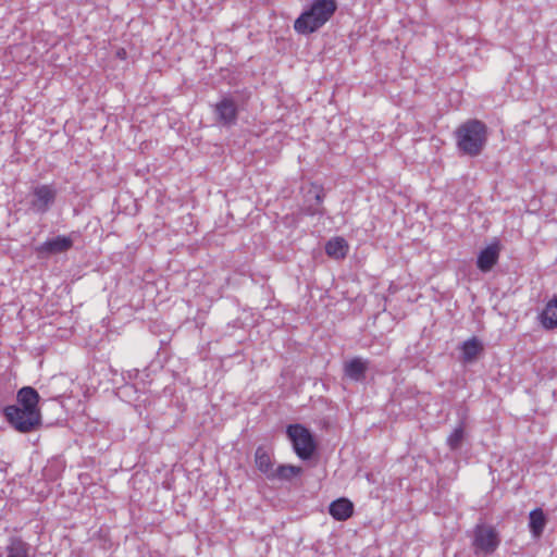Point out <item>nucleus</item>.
I'll list each match as a JSON object with an SVG mask.
<instances>
[{
    "label": "nucleus",
    "mask_w": 557,
    "mask_h": 557,
    "mask_svg": "<svg viewBox=\"0 0 557 557\" xmlns=\"http://www.w3.org/2000/svg\"><path fill=\"white\" fill-rule=\"evenodd\" d=\"M458 149L470 157L479 156L484 149L487 140L486 125L476 120H468L455 132Z\"/></svg>",
    "instance_id": "1"
},
{
    "label": "nucleus",
    "mask_w": 557,
    "mask_h": 557,
    "mask_svg": "<svg viewBox=\"0 0 557 557\" xmlns=\"http://www.w3.org/2000/svg\"><path fill=\"white\" fill-rule=\"evenodd\" d=\"M58 190L53 184H36L29 189L27 209L34 214H46L55 203Z\"/></svg>",
    "instance_id": "2"
},
{
    "label": "nucleus",
    "mask_w": 557,
    "mask_h": 557,
    "mask_svg": "<svg viewBox=\"0 0 557 557\" xmlns=\"http://www.w3.org/2000/svg\"><path fill=\"white\" fill-rule=\"evenodd\" d=\"M3 412L8 422L21 433L33 431L41 422L40 412L24 410L20 406H7Z\"/></svg>",
    "instance_id": "3"
},
{
    "label": "nucleus",
    "mask_w": 557,
    "mask_h": 557,
    "mask_svg": "<svg viewBox=\"0 0 557 557\" xmlns=\"http://www.w3.org/2000/svg\"><path fill=\"white\" fill-rule=\"evenodd\" d=\"M81 237L78 231H72L67 235H58L47 239L36 247V252L41 258L64 253L72 249L74 243Z\"/></svg>",
    "instance_id": "4"
},
{
    "label": "nucleus",
    "mask_w": 557,
    "mask_h": 557,
    "mask_svg": "<svg viewBox=\"0 0 557 557\" xmlns=\"http://www.w3.org/2000/svg\"><path fill=\"white\" fill-rule=\"evenodd\" d=\"M286 433L299 458L309 459L313 455V437L308 429L300 424H292L288 425Z\"/></svg>",
    "instance_id": "5"
},
{
    "label": "nucleus",
    "mask_w": 557,
    "mask_h": 557,
    "mask_svg": "<svg viewBox=\"0 0 557 557\" xmlns=\"http://www.w3.org/2000/svg\"><path fill=\"white\" fill-rule=\"evenodd\" d=\"M500 544L497 530L492 525L478 524L473 530L472 545L475 553L492 554Z\"/></svg>",
    "instance_id": "6"
},
{
    "label": "nucleus",
    "mask_w": 557,
    "mask_h": 557,
    "mask_svg": "<svg viewBox=\"0 0 557 557\" xmlns=\"http://www.w3.org/2000/svg\"><path fill=\"white\" fill-rule=\"evenodd\" d=\"M214 114L219 123L225 126L236 124L238 109L236 102L231 97H223L214 106Z\"/></svg>",
    "instance_id": "7"
},
{
    "label": "nucleus",
    "mask_w": 557,
    "mask_h": 557,
    "mask_svg": "<svg viewBox=\"0 0 557 557\" xmlns=\"http://www.w3.org/2000/svg\"><path fill=\"white\" fill-rule=\"evenodd\" d=\"M499 244L493 243L484 248L478 256L476 265L482 272H488L499 259Z\"/></svg>",
    "instance_id": "8"
},
{
    "label": "nucleus",
    "mask_w": 557,
    "mask_h": 557,
    "mask_svg": "<svg viewBox=\"0 0 557 557\" xmlns=\"http://www.w3.org/2000/svg\"><path fill=\"white\" fill-rule=\"evenodd\" d=\"M330 515L337 521H346L354 515V504L348 498L341 497L330 504Z\"/></svg>",
    "instance_id": "9"
},
{
    "label": "nucleus",
    "mask_w": 557,
    "mask_h": 557,
    "mask_svg": "<svg viewBox=\"0 0 557 557\" xmlns=\"http://www.w3.org/2000/svg\"><path fill=\"white\" fill-rule=\"evenodd\" d=\"M336 0H315V29L323 26L335 13Z\"/></svg>",
    "instance_id": "10"
},
{
    "label": "nucleus",
    "mask_w": 557,
    "mask_h": 557,
    "mask_svg": "<svg viewBox=\"0 0 557 557\" xmlns=\"http://www.w3.org/2000/svg\"><path fill=\"white\" fill-rule=\"evenodd\" d=\"M17 401L21 409L32 412H40L38 409L39 394L30 386L22 387L17 393Z\"/></svg>",
    "instance_id": "11"
},
{
    "label": "nucleus",
    "mask_w": 557,
    "mask_h": 557,
    "mask_svg": "<svg viewBox=\"0 0 557 557\" xmlns=\"http://www.w3.org/2000/svg\"><path fill=\"white\" fill-rule=\"evenodd\" d=\"M349 251L347 240L341 236L331 238L325 245L326 255L335 260L345 259Z\"/></svg>",
    "instance_id": "12"
},
{
    "label": "nucleus",
    "mask_w": 557,
    "mask_h": 557,
    "mask_svg": "<svg viewBox=\"0 0 557 557\" xmlns=\"http://www.w3.org/2000/svg\"><path fill=\"white\" fill-rule=\"evenodd\" d=\"M539 319L545 330H554L557 327V296L546 304Z\"/></svg>",
    "instance_id": "13"
},
{
    "label": "nucleus",
    "mask_w": 557,
    "mask_h": 557,
    "mask_svg": "<svg viewBox=\"0 0 557 557\" xmlns=\"http://www.w3.org/2000/svg\"><path fill=\"white\" fill-rule=\"evenodd\" d=\"M255 462L257 468L265 474L270 480H273V463L270 454L262 447H258L255 454Z\"/></svg>",
    "instance_id": "14"
},
{
    "label": "nucleus",
    "mask_w": 557,
    "mask_h": 557,
    "mask_svg": "<svg viewBox=\"0 0 557 557\" xmlns=\"http://www.w3.org/2000/svg\"><path fill=\"white\" fill-rule=\"evenodd\" d=\"M5 557H30V545L20 537H11L5 547Z\"/></svg>",
    "instance_id": "15"
},
{
    "label": "nucleus",
    "mask_w": 557,
    "mask_h": 557,
    "mask_svg": "<svg viewBox=\"0 0 557 557\" xmlns=\"http://www.w3.org/2000/svg\"><path fill=\"white\" fill-rule=\"evenodd\" d=\"M294 28L298 34H310L313 32V3L295 21Z\"/></svg>",
    "instance_id": "16"
},
{
    "label": "nucleus",
    "mask_w": 557,
    "mask_h": 557,
    "mask_svg": "<svg viewBox=\"0 0 557 557\" xmlns=\"http://www.w3.org/2000/svg\"><path fill=\"white\" fill-rule=\"evenodd\" d=\"M345 374L352 380H361L364 377L367 363L360 358H354L345 363Z\"/></svg>",
    "instance_id": "17"
},
{
    "label": "nucleus",
    "mask_w": 557,
    "mask_h": 557,
    "mask_svg": "<svg viewBox=\"0 0 557 557\" xmlns=\"http://www.w3.org/2000/svg\"><path fill=\"white\" fill-rule=\"evenodd\" d=\"M546 524L544 512L536 508L530 512V529L534 537H540Z\"/></svg>",
    "instance_id": "18"
},
{
    "label": "nucleus",
    "mask_w": 557,
    "mask_h": 557,
    "mask_svg": "<svg viewBox=\"0 0 557 557\" xmlns=\"http://www.w3.org/2000/svg\"><path fill=\"white\" fill-rule=\"evenodd\" d=\"M482 345L476 338H471L462 344L461 350L465 361H472L482 351Z\"/></svg>",
    "instance_id": "19"
},
{
    "label": "nucleus",
    "mask_w": 557,
    "mask_h": 557,
    "mask_svg": "<svg viewBox=\"0 0 557 557\" xmlns=\"http://www.w3.org/2000/svg\"><path fill=\"white\" fill-rule=\"evenodd\" d=\"M300 472H301L300 467L290 466V465H282V466H278L276 469H274L273 479L290 480V479L299 475Z\"/></svg>",
    "instance_id": "20"
},
{
    "label": "nucleus",
    "mask_w": 557,
    "mask_h": 557,
    "mask_svg": "<svg viewBox=\"0 0 557 557\" xmlns=\"http://www.w3.org/2000/svg\"><path fill=\"white\" fill-rule=\"evenodd\" d=\"M465 432L461 426L456 428L447 438V444L450 449H457L463 440Z\"/></svg>",
    "instance_id": "21"
},
{
    "label": "nucleus",
    "mask_w": 557,
    "mask_h": 557,
    "mask_svg": "<svg viewBox=\"0 0 557 557\" xmlns=\"http://www.w3.org/2000/svg\"><path fill=\"white\" fill-rule=\"evenodd\" d=\"M320 201V196L315 195V202Z\"/></svg>",
    "instance_id": "22"
}]
</instances>
